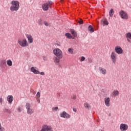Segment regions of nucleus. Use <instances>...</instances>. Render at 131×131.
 <instances>
[{"instance_id":"nucleus-1","label":"nucleus","mask_w":131,"mask_h":131,"mask_svg":"<svg viewBox=\"0 0 131 131\" xmlns=\"http://www.w3.org/2000/svg\"><path fill=\"white\" fill-rule=\"evenodd\" d=\"M11 6L10 7V10L11 12L17 11L20 8V3L17 0H13L11 3Z\"/></svg>"},{"instance_id":"nucleus-2","label":"nucleus","mask_w":131,"mask_h":131,"mask_svg":"<svg viewBox=\"0 0 131 131\" xmlns=\"http://www.w3.org/2000/svg\"><path fill=\"white\" fill-rule=\"evenodd\" d=\"M17 43L22 48H25L29 46V43L25 38L18 39Z\"/></svg>"},{"instance_id":"nucleus-3","label":"nucleus","mask_w":131,"mask_h":131,"mask_svg":"<svg viewBox=\"0 0 131 131\" xmlns=\"http://www.w3.org/2000/svg\"><path fill=\"white\" fill-rule=\"evenodd\" d=\"M54 54L59 59H61L63 57L62 52L59 49L56 48L53 50Z\"/></svg>"},{"instance_id":"nucleus-4","label":"nucleus","mask_w":131,"mask_h":131,"mask_svg":"<svg viewBox=\"0 0 131 131\" xmlns=\"http://www.w3.org/2000/svg\"><path fill=\"white\" fill-rule=\"evenodd\" d=\"M119 15L122 19H126V20L128 19V16L127 13L125 11H124V10H121L120 11Z\"/></svg>"},{"instance_id":"nucleus-5","label":"nucleus","mask_w":131,"mask_h":131,"mask_svg":"<svg viewBox=\"0 0 131 131\" xmlns=\"http://www.w3.org/2000/svg\"><path fill=\"white\" fill-rule=\"evenodd\" d=\"M52 4L51 1H49L48 3H44L42 5V8L43 11H47L49 9V7Z\"/></svg>"},{"instance_id":"nucleus-6","label":"nucleus","mask_w":131,"mask_h":131,"mask_svg":"<svg viewBox=\"0 0 131 131\" xmlns=\"http://www.w3.org/2000/svg\"><path fill=\"white\" fill-rule=\"evenodd\" d=\"M59 116L64 119H69L71 117V116L69 114L67 113L65 111L59 114Z\"/></svg>"},{"instance_id":"nucleus-7","label":"nucleus","mask_w":131,"mask_h":131,"mask_svg":"<svg viewBox=\"0 0 131 131\" xmlns=\"http://www.w3.org/2000/svg\"><path fill=\"white\" fill-rule=\"evenodd\" d=\"M52 127L47 125H43L40 131H51Z\"/></svg>"},{"instance_id":"nucleus-8","label":"nucleus","mask_w":131,"mask_h":131,"mask_svg":"<svg viewBox=\"0 0 131 131\" xmlns=\"http://www.w3.org/2000/svg\"><path fill=\"white\" fill-rule=\"evenodd\" d=\"M115 51L118 54H122L123 53V50L119 46H117L115 47Z\"/></svg>"},{"instance_id":"nucleus-9","label":"nucleus","mask_w":131,"mask_h":131,"mask_svg":"<svg viewBox=\"0 0 131 131\" xmlns=\"http://www.w3.org/2000/svg\"><path fill=\"white\" fill-rule=\"evenodd\" d=\"M111 59L114 63L116 62L117 55L115 52H113L111 55Z\"/></svg>"},{"instance_id":"nucleus-10","label":"nucleus","mask_w":131,"mask_h":131,"mask_svg":"<svg viewBox=\"0 0 131 131\" xmlns=\"http://www.w3.org/2000/svg\"><path fill=\"white\" fill-rule=\"evenodd\" d=\"M128 125L126 124H121L120 125V129L121 131H126L128 129Z\"/></svg>"},{"instance_id":"nucleus-11","label":"nucleus","mask_w":131,"mask_h":131,"mask_svg":"<svg viewBox=\"0 0 131 131\" xmlns=\"http://www.w3.org/2000/svg\"><path fill=\"white\" fill-rule=\"evenodd\" d=\"M26 37L28 39V42L30 44L32 43L33 42V39L32 36L30 34H26Z\"/></svg>"},{"instance_id":"nucleus-12","label":"nucleus","mask_w":131,"mask_h":131,"mask_svg":"<svg viewBox=\"0 0 131 131\" xmlns=\"http://www.w3.org/2000/svg\"><path fill=\"white\" fill-rule=\"evenodd\" d=\"M110 101L111 99L109 97H107L104 99L105 104L106 106L109 107L111 106Z\"/></svg>"},{"instance_id":"nucleus-13","label":"nucleus","mask_w":131,"mask_h":131,"mask_svg":"<svg viewBox=\"0 0 131 131\" xmlns=\"http://www.w3.org/2000/svg\"><path fill=\"white\" fill-rule=\"evenodd\" d=\"M30 71L31 72H33L35 74H38L39 73V72L38 71V70H37L36 68L32 67L30 69Z\"/></svg>"},{"instance_id":"nucleus-14","label":"nucleus","mask_w":131,"mask_h":131,"mask_svg":"<svg viewBox=\"0 0 131 131\" xmlns=\"http://www.w3.org/2000/svg\"><path fill=\"white\" fill-rule=\"evenodd\" d=\"M101 24L103 26H107L108 25V22L106 18H103L101 21Z\"/></svg>"},{"instance_id":"nucleus-15","label":"nucleus","mask_w":131,"mask_h":131,"mask_svg":"<svg viewBox=\"0 0 131 131\" xmlns=\"http://www.w3.org/2000/svg\"><path fill=\"white\" fill-rule=\"evenodd\" d=\"M6 66V62L5 60H3L0 62V67L1 68H5Z\"/></svg>"},{"instance_id":"nucleus-16","label":"nucleus","mask_w":131,"mask_h":131,"mask_svg":"<svg viewBox=\"0 0 131 131\" xmlns=\"http://www.w3.org/2000/svg\"><path fill=\"white\" fill-rule=\"evenodd\" d=\"M99 71H100V72L101 74H102L103 75H106V73H107L106 70L105 69H104V68H99Z\"/></svg>"},{"instance_id":"nucleus-17","label":"nucleus","mask_w":131,"mask_h":131,"mask_svg":"<svg viewBox=\"0 0 131 131\" xmlns=\"http://www.w3.org/2000/svg\"><path fill=\"white\" fill-rule=\"evenodd\" d=\"M7 100L9 103H11L13 100V97L12 95H9L7 97Z\"/></svg>"},{"instance_id":"nucleus-18","label":"nucleus","mask_w":131,"mask_h":131,"mask_svg":"<svg viewBox=\"0 0 131 131\" xmlns=\"http://www.w3.org/2000/svg\"><path fill=\"white\" fill-rule=\"evenodd\" d=\"M126 37L128 42H130V39L131 40V33H127L126 35Z\"/></svg>"},{"instance_id":"nucleus-19","label":"nucleus","mask_w":131,"mask_h":131,"mask_svg":"<svg viewBox=\"0 0 131 131\" xmlns=\"http://www.w3.org/2000/svg\"><path fill=\"white\" fill-rule=\"evenodd\" d=\"M70 31L72 34L73 35V37L75 39V37H77V33L74 30H71Z\"/></svg>"},{"instance_id":"nucleus-20","label":"nucleus","mask_w":131,"mask_h":131,"mask_svg":"<svg viewBox=\"0 0 131 131\" xmlns=\"http://www.w3.org/2000/svg\"><path fill=\"white\" fill-rule=\"evenodd\" d=\"M34 113V111L30 108L29 109L27 110V113L29 114V115H31L33 113Z\"/></svg>"},{"instance_id":"nucleus-21","label":"nucleus","mask_w":131,"mask_h":131,"mask_svg":"<svg viewBox=\"0 0 131 131\" xmlns=\"http://www.w3.org/2000/svg\"><path fill=\"white\" fill-rule=\"evenodd\" d=\"M60 59L59 58H58L57 57H55L54 58V62L56 63V64H58L60 62Z\"/></svg>"},{"instance_id":"nucleus-22","label":"nucleus","mask_w":131,"mask_h":131,"mask_svg":"<svg viewBox=\"0 0 131 131\" xmlns=\"http://www.w3.org/2000/svg\"><path fill=\"white\" fill-rule=\"evenodd\" d=\"M7 64L9 67H11L12 66V62L10 59L8 60L7 61Z\"/></svg>"},{"instance_id":"nucleus-23","label":"nucleus","mask_w":131,"mask_h":131,"mask_svg":"<svg viewBox=\"0 0 131 131\" xmlns=\"http://www.w3.org/2000/svg\"><path fill=\"white\" fill-rule=\"evenodd\" d=\"M65 36L68 38H72L74 39V37H72V36L70 34V33H66L65 34Z\"/></svg>"},{"instance_id":"nucleus-24","label":"nucleus","mask_w":131,"mask_h":131,"mask_svg":"<svg viewBox=\"0 0 131 131\" xmlns=\"http://www.w3.org/2000/svg\"><path fill=\"white\" fill-rule=\"evenodd\" d=\"M119 92L118 91H114L112 94V95L114 96H118L119 95Z\"/></svg>"},{"instance_id":"nucleus-25","label":"nucleus","mask_w":131,"mask_h":131,"mask_svg":"<svg viewBox=\"0 0 131 131\" xmlns=\"http://www.w3.org/2000/svg\"><path fill=\"white\" fill-rule=\"evenodd\" d=\"M88 30L91 32L93 33L94 32V28L90 25L89 28H88Z\"/></svg>"},{"instance_id":"nucleus-26","label":"nucleus","mask_w":131,"mask_h":131,"mask_svg":"<svg viewBox=\"0 0 131 131\" xmlns=\"http://www.w3.org/2000/svg\"><path fill=\"white\" fill-rule=\"evenodd\" d=\"M114 10L113 9H111V10L109 12L110 16L111 17H113V16L114 15Z\"/></svg>"},{"instance_id":"nucleus-27","label":"nucleus","mask_w":131,"mask_h":131,"mask_svg":"<svg viewBox=\"0 0 131 131\" xmlns=\"http://www.w3.org/2000/svg\"><path fill=\"white\" fill-rule=\"evenodd\" d=\"M74 49L72 48H69V50H68V52L71 53V54H73V52H74Z\"/></svg>"},{"instance_id":"nucleus-28","label":"nucleus","mask_w":131,"mask_h":131,"mask_svg":"<svg viewBox=\"0 0 131 131\" xmlns=\"http://www.w3.org/2000/svg\"><path fill=\"white\" fill-rule=\"evenodd\" d=\"M84 107L85 108H87L88 109L90 108H91V106L90 105V104L88 103H84Z\"/></svg>"},{"instance_id":"nucleus-29","label":"nucleus","mask_w":131,"mask_h":131,"mask_svg":"<svg viewBox=\"0 0 131 131\" xmlns=\"http://www.w3.org/2000/svg\"><path fill=\"white\" fill-rule=\"evenodd\" d=\"M26 107L27 110H28L29 108H30L31 107V104L29 103H27L26 104Z\"/></svg>"},{"instance_id":"nucleus-30","label":"nucleus","mask_w":131,"mask_h":131,"mask_svg":"<svg viewBox=\"0 0 131 131\" xmlns=\"http://www.w3.org/2000/svg\"><path fill=\"white\" fill-rule=\"evenodd\" d=\"M5 128L2 126V124L0 123V131H5Z\"/></svg>"},{"instance_id":"nucleus-31","label":"nucleus","mask_w":131,"mask_h":131,"mask_svg":"<svg viewBox=\"0 0 131 131\" xmlns=\"http://www.w3.org/2000/svg\"><path fill=\"white\" fill-rule=\"evenodd\" d=\"M58 109V107H53V108H52V110H53V111H54V112L57 111Z\"/></svg>"},{"instance_id":"nucleus-32","label":"nucleus","mask_w":131,"mask_h":131,"mask_svg":"<svg viewBox=\"0 0 131 131\" xmlns=\"http://www.w3.org/2000/svg\"><path fill=\"white\" fill-rule=\"evenodd\" d=\"M4 112H5V113H9V114H10V113H11V111H10V110H8V109H5V110H4Z\"/></svg>"},{"instance_id":"nucleus-33","label":"nucleus","mask_w":131,"mask_h":131,"mask_svg":"<svg viewBox=\"0 0 131 131\" xmlns=\"http://www.w3.org/2000/svg\"><path fill=\"white\" fill-rule=\"evenodd\" d=\"M78 23L79 24V25H81L83 24V20L81 19H80V20L78 21Z\"/></svg>"},{"instance_id":"nucleus-34","label":"nucleus","mask_w":131,"mask_h":131,"mask_svg":"<svg viewBox=\"0 0 131 131\" xmlns=\"http://www.w3.org/2000/svg\"><path fill=\"white\" fill-rule=\"evenodd\" d=\"M40 96V93L38 92L36 95V98H39Z\"/></svg>"},{"instance_id":"nucleus-35","label":"nucleus","mask_w":131,"mask_h":131,"mask_svg":"<svg viewBox=\"0 0 131 131\" xmlns=\"http://www.w3.org/2000/svg\"><path fill=\"white\" fill-rule=\"evenodd\" d=\"M77 98V96L76 95H73L72 97V99L73 100H76Z\"/></svg>"},{"instance_id":"nucleus-36","label":"nucleus","mask_w":131,"mask_h":131,"mask_svg":"<svg viewBox=\"0 0 131 131\" xmlns=\"http://www.w3.org/2000/svg\"><path fill=\"white\" fill-rule=\"evenodd\" d=\"M85 57H83V56H82V57H81V58L80 61H83L85 60Z\"/></svg>"},{"instance_id":"nucleus-37","label":"nucleus","mask_w":131,"mask_h":131,"mask_svg":"<svg viewBox=\"0 0 131 131\" xmlns=\"http://www.w3.org/2000/svg\"><path fill=\"white\" fill-rule=\"evenodd\" d=\"M43 59L44 60H47L48 58H47V56H43Z\"/></svg>"},{"instance_id":"nucleus-38","label":"nucleus","mask_w":131,"mask_h":131,"mask_svg":"<svg viewBox=\"0 0 131 131\" xmlns=\"http://www.w3.org/2000/svg\"><path fill=\"white\" fill-rule=\"evenodd\" d=\"M44 24H45V25L46 26H47V27L49 26L48 23H47L46 21H45V22H44Z\"/></svg>"},{"instance_id":"nucleus-39","label":"nucleus","mask_w":131,"mask_h":131,"mask_svg":"<svg viewBox=\"0 0 131 131\" xmlns=\"http://www.w3.org/2000/svg\"><path fill=\"white\" fill-rule=\"evenodd\" d=\"M38 74H40L41 75H45L44 72H39V73Z\"/></svg>"},{"instance_id":"nucleus-40","label":"nucleus","mask_w":131,"mask_h":131,"mask_svg":"<svg viewBox=\"0 0 131 131\" xmlns=\"http://www.w3.org/2000/svg\"><path fill=\"white\" fill-rule=\"evenodd\" d=\"M0 103H3V98H0Z\"/></svg>"},{"instance_id":"nucleus-41","label":"nucleus","mask_w":131,"mask_h":131,"mask_svg":"<svg viewBox=\"0 0 131 131\" xmlns=\"http://www.w3.org/2000/svg\"><path fill=\"white\" fill-rule=\"evenodd\" d=\"M37 101L38 103H40V100L39 98H37Z\"/></svg>"},{"instance_id":"nucleus-42","label":"nucleus","mask_w":131,"mask_h":131,"mask_svg":"<svg viewBox=\"0 0 131 131\" xmlns=\"http://www.w3.org/2000/svg\"><path fill=\"white\" fill-rule=\"evenodd\" d=\"M73 111H74V112H76L77 109L76 108H73Z\"/></svg>"},{"instance_id":"nucleus-43","label":"nucleus","mask_w":131,"mask_h":131,"mask_svg":"<svg viewBox=\"0 0 131 131\" xmlns=\"http://www.w3.org/2000/svg\"><path fill=\"white\" fill-rule=\"evenodd\" d=\"M18 111L19 112H21L20 108H18Z\"/></svg>"},{"instance_id":"nucleus-44","label":"nucleus","mask_w":131,"mask_h":131,"mask_svg":"<svg viewBox=\"0 0 131 131\" xmlns=\"http://www.w3.org/2000/svg\"><path fill=\"white\" fill-rule=\"evenodd\" d=\"M101 131H104V130H102Z\"/></svg>"},{"instance_id":"nucleus-45","label":"nucleus","mask_w":131,"mask_h":131,"mask_svg":"<svg viewBox=\"0 0 131 131\" xmlns=\"http://www.w3.org/2000/svg\"><path fill=\"white\" fill-rule=\"evenodd\" d=\"M53 131V130H52Z\"/></svg>"}]
</instances>
